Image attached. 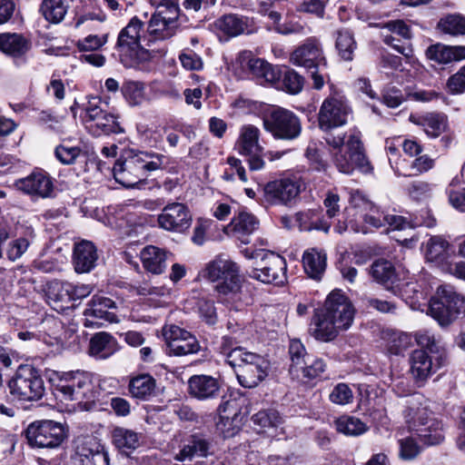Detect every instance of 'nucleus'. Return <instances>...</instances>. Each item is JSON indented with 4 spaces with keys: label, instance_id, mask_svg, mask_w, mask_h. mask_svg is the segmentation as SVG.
<instances>
[{
    "label": "nucleus",
    "instance_id": "nucleus-55",
    "mask_svg": "<svg viewBox=\"0 0 465 465\" xmlns=\"http://www.w3.org/2000/svg\"><path fill=\"white\" fill-rule=\"evenodd\" d=\"M433 166L434 160L425 154L413 160L410 164L409 169L405 171L401 170V168L396 164L395 173L397 175L414 176L430 171Z\"/></svg>",
    "mask_w": 465,
    "mask_h": 465
},
{
    "label": "nucleus",
    "instance_id": "nucleus-27",
    "mask_svg": "<svg viewBox=\"0 0 465 465\" xmlns=\"http://www.w3.org/2000/svg\"><path fill=\"white\" fill-rule=\"evenodd\" d=\"M369 273L376 282L383 285L387 290L394 293L400 290L401 274L391 262L384 259L374 261L369 269Z\"/></svg>",
    "mask_w": 465,
    "mask_h": 465
},
{
    "label": "nucleus",
    "instance_id": "nucleus-59",
    "mask_svg": "<svg viewBox=\"0 0 465 465\" xmlns=\"http://www.w3.org/2000/svg\"><path fill=\"white\" fill-rule=\"evenodd\" d=\"M137 132L141 140L147 145L158 147L163 140L164 129L160 127H149L145 124H139Z\"/></svg>",
    "mask_w": 465,
    "mask_h": 465
},
{
    "label": "nucleus",
    "instance_id": "nucleus-5",
    "mask_svg": "<svg viewBox=\"0 0 465 465\" xmlns=\"http://www.w3.org/2000/svg\"><path fill=\"white\" fill-rule=\"evenodd\" d=\"M239 266L224 255H218L208 262L201 275L212 282H216L215 291L221 296H230L241 290Z\"/></svg>",
    "mask_w": 465,
    "mask_h": 465
},
{
    "label": "nucleus",
    "instance_id": "nucleus-51",
    "mask_svg": "<svg viewBox=\"0 0 465 465\" xmlns=\"http://www.w3.org/2000/svg\"><path fill=\"white\" fill-rule=\"evenodd\" d=\"M40 11L47 21L57 24L64 18L67 8L63 0H44Z\"/></svg>",
    "mask_w": 465,
    "mask_h": 465
},
{
    "label": "nucleus",
    "instance_id": "nucleus-47",
    "mask_svg": "<svg viewBox=\"0 0 465 465\" xmlns=\"http://www.w3.org/2000/svg\"><path fill=\"white\" fill-rule=\"evenodd\" d=\"M107 104L104 103L98 96L90 97L87 103L84 105V114L81 119L84 126L93 124L107 111Z\"/></svg>",
    "mask_w": 465,
    "mask_h": 465
},
{
    "label": "nucleus",
    "instance_id": "nucleus-54",
    "mask_svg": "<svg viewBox=\"0 0 465 465\" xmlns=\"http://www.w3.org/2000/svg\"><path fill=\"white\" fill-rule=\"evenodd\" d=\"M414 338L420 350L427 351L430 354H446L444 348L440 341L429 331H419L414 334Z\"/></svg>",
    "mask_w": 465,
    "mask_h": 465
},
{
    "label": "nucleus",
    "instance_id": "nucleus-35",
    "mask_svg": "<svg viewBox=\"0 0 465 465\" xmlns=\"http://www.w3.org/2000/svg\"><path fill=\"white\" fill-rule=\"evenodd\" d=\"M411 120L421 126L426 134L431 138L439 137L447 130V116L439 113H427L418 117L411 116Z\"/></svg>",
    "mask_w": 465,
    "mask_h": 465
},
{
    "label": "nucleus",
    "instance_id": "nucleus-9",
    "mask_svg": "<svg viewBox=\"0 0 465 465\" xmlns=\"http://www.w3.org/2000/svg\"><path fill=\"white\" fill-rule=\"evenodd\" d=\"M253 258L254 266L249 272L250 277L276 285L286 282L287 264L282 256L271 251H261Z\"/></svg>",
    "mask_w": 465,
    "mask_h": 465
},
{
    "label": "nucleus",
    "instance_id": "nucleus-1",
    "mask_svg": "<svg viewBox=\"0 0 465 465\" xmlns=\"http://www.w3.org/2000/svg\"><path fill=\"white\" fill-rule=\"evenodd\" d=\"M351 113L346 97L334 92L322 103L318 113V124L326 134L324 140L332 148V162L341 173L350 174L358 169L363 173H369L372 171V166L365 154L361 133L355 127L349 129L346 142L345 135L331 134L332 130L348 123Z\"/></svg>",
    "mask_w": 465,
    "mask_h": 465
},
{
    "label": "nucleus",
    "instance_id": "nucleus-22",
    "mask_svg": "<svg viewBox=\"0 0 465 465\" xmlns=\"http://www.w3.org/2000/svg\"><path fill=\"white\" fill-rule=\"evenodd\" d=\"M342 331L334 322L324 307L316 309L309 326V333L316 341L330 342L337 338Z\"/></svg>",
    "mask_w": 465,
    "mask_h": 465
},
{
    "label": "nucleus",
    "instance_id": "nucleus-11",
    "mask_svg": "<svg viewBox=\"0 0 465 465\" xmlns=\"http://www.w3.org/2000/svg\"><path fill=\"white\" fill-rule=\"evenodd\" d=\"M263 126L275 139L281 140H294L302 132L299 117L292 111L281 107L272 109L264 116Z\"/></svg>",
    "mask_w": 465,
    "mask_h": 465
},
{
    "label": "nucleus",
    "instance_id": "nucleus-42",
    "mask_svg": "<svg viewBox=\"0 0 465 465\" xmlns=\"http://www.w3.org/2000/svg\"><path fill=\"white\" fill-rule=\"evenodd\" d=\"M141 434L124 427H115L112 431L114 445L123 452H128L140 446Z\"/></svg>",
    "mask_w": 465,
    "mask_h": 465
},
{
    "label": "nucleus",
    "instance_id": "nucleus-28",
    "mask_svg": "<svg viewBox=\"0 0 465 465\" xmlns=\"http://www.w3.org/2000/svg\"><path fill=\"white\" fill-rule=\"evenodd\" d=\"M256 217L247 212H240L226 227V232L237 238L242 243L250 242V235L258 228Z\"/></svg>",
    "mask_w": 465,
    "mask_h": 465
},
{
    "label": "nucleus",
    "instance_id": "nucleus-45",
    "mask_svg": "<svg viewBox=\"0 0 465 465\" xmlns=\"http://www.w3.org/2000/svg\"><path fill=\"white\" fill-rule=\"evenodd\" d=\"M417 437L428 446L437 445L443 441L444 433L441 421L436 418L422 428L419 429L416 432Z\"/></svg>",
    "mask_w": 465,
    "mask_h": 465
},
{
    "label": "nucleus",
    "instance_id": "nucleus-18",
    "mask_svg": "<svg viewBox=\"0 0 465 465\" xmlns=\"http://www.w3.org/2000/svg\"><path fill=\"white\" fill-rule=\"evenodd\" d=\"M323 307L341 331H346L351 326L355 310L341 291H332L327 296Z\"/></svg>",
    "mask_w": 465,
    "mask_h": 465
},
{
    "label": "nucleus",
    "instance_id": "nucleus-34",
    "mask_svg": "<svg viewBox=\"0 0 465 465\" xmlns=\"http://www.w3.org/2000/svg\"><path fill=\"white\" fill-rule=\"evenodd\" d=\"M213 444L209 438L203 435H193L189 443L184 445L183 449L175 456L178 461L192 460L193 456L207 457L213 454Z\"/></svg>",
    "mask_w": 465,
    "mask_h": 465
},
{
    "label": "nucleus",
    "instance_id": "nucleus-44",
    "mask_svg": "<svg viewBox=\"0 0 465 465\" xmlns=\"http://www.w3.org/2000/svg\"><path fill=\"white\" fill-rule=\"evenodd\" d=\"M130 394L139 400H147L155 390V380L149 374H140L132 378L129 381Z\"/></svg>",
    "mask_w": 465,
    "mask_h": 465
},
{
    "label": "nucleus",
    "instance_id": "nucleus-19",
    "mask_svg": "<svg viewBox=\"0 0 465 465\" xmlns=\"http://www.w3.org/2000/svg\"><path fill=\"white\" fill-rule=\"evenodd\" d=\"M157 221L165 231L183 232L191 226L192 215L185 204L172 203L163 207Z\"/></svg>",
    "mask_w": 465,
    "mask_h": 465
},
{
    "label": "nucleus",
    "instance_id": "nucleus-20",
    "mask_svg": "<svg viewBox=\"0 0 465 465\" xmlns=\"http://www.w3.org/2000/svg\"><path fill=\"white\" fill-rule=\"evenodd\" d=\"M429 405L428 399L420 393H414L407 400L403 417L411 430L416 432L435 419Z\"/></svg>",
    "mask_w": 465,
    "mask_h": 465
},
{
    "label": "nucleus",
    "instance_id": "nucleus-16",
    "mask_svg": "<svg viewBox=\"0 0 465 465\" xmlns=\"http://www.w3.org/2000/svg\"><path fill=\"white\" fill-rule=\"evenodd\" d=\"M163 336L168 348V354L183 356L196 353L200 350L197 339L184 329L176 325H165Z\"/></svg>",
    "mask_w": 465,
    "mask_h": 465
},
{
    "label": "nucleus",
    "instance_id": "nucleus-24",
    "mask_svg": "<svg viewBox=\"0 0 465 465\" xmlns=\"http://www.w3.org/2000/svg\"><path fill=\"white\" fill-rule=\"evenodd\" d=\"M75 456L80 465H109L108 451L94 438L81 441L76 447Z\"/></svg>",
    "mask_w": 465,
    "mask_h": 465
},
{
    "label": "nucleus",
    "instance_id": "nucleus-2",
    "mask_svg": "<svg viewBox=\"0 0 465 465\" xmlns=\"http://www.w3.org/2000/svg\"><path fill=\"white\" fill-rule=\"evenodd\" d=\"M228 329L232 335L223 337L221 352L229 365L238 368L236 376L242 386L256 387L267 376L268 362L262 356L247 351L242 347L232 348L242 341V332L232 322L228 323Z\"/></svg>",
    "mask_w": 465,
    "mask_h": 465
},
{
    "label": "nucleus",
    "instance_id": "nucleus-57",
    "mask_svg": "<svg viewBox=\"0 0 465 465\" xmlns=\"http://www.w3.org/2000/svg\"><path fill=\"white\" fill-rule=\"evenodd\" d=\"M435 185L426 181H414L407 188L409 196L414 201H426L432 197Z\"/></svg>",
    "mask_w": 465,
    "mask_h": 465
},
{
    "label": "nucleus",
    "instance_id": "nucleus-63",
    "mask_svg": "<svg viewBox=\"0 0 465 465\" xmlns=\"http://www.w3.org/2000/svg\"><path fill=\"white\" fill-rule=\"evenodd\" d=\"M361 305L367 310H375L381 313H393L396 304L392 301L364 295L361 298Z\"/></svg>",
    "mask_w": 465,
    "mask_h": 465
},
{
    "label": "nucleus",
    "instance_id": "nucleus-48",
    "mask_svg": "<svg viewBox=\"0 0 465 465\" xmlns=\"http://www.w3.org/2000/svg\"><path fill=\"white\" fill-rule=\"evenodd\" d=\"M107 104L104 103L98 96L90 97L87 103L84 105V114L81 119L84 126L93 124L107 111Z\"/></svg>",
    "mask_w": 465,
    "mask_h": 465
},
{
    "label": "nucleus",
    "instance_id": "nucleus-38",
    "mask_svg": "<svg viewBox=\"0 0 465 465\" xmlns=\"http://www.w3.org/2000/svg\"><path fill=\"white\" fill-rule=\"evenodd\" d=\"M295 223L301 231L318 230L327 232L331 224L322 219L321 211L316 209H308L301 211L294 215Z\"/></svg>",
    "mask_w": 465,
    "mask_h": 465
},
{
    "label": "nucleus",
    "instance_id": "nucleus-50",
    "mask_svg": "<svg viewBox=\"0 0 465 465\" xmlns=\"http://www.w3.org/2000/svg\"><path fill=\"white\" fill-rule=\"evenodd\" d=\"M122 93L127 103L132 105H139L145 100L144 84L139 81L127 80L122 86Z\"/></svg>",
    "mask_w": 465,
    "mask_h": 465
},
{
    "label": "nucleus",
    "instance_id": "nucleus-14",
    "mask_svg": "<svg viewBox=\"0 0 465 465\" xmlns=\"http://www.w3.org/2000/svg\"><path fill=\"white\" fill-rule=\"evenodd\" d=\"M180 7L164 8L154 12L146 27L148 42L169 39L176 34L179 27Z\"/></svg>",
    "mask_w": 465,
    "mask_h": 465
},
{
    "label": "nucleus",
    "instance_id": "nucleus-17",
    "mask_svg": "<svg viewBox=\"0 0 465 465\" xmlns=\"http://www.w3.org/2000/svg\"><path fill=\"white\" fill-rule=\"evenodd\" d=\"M237 62L249 72L261 84H274L282 78V71L279 66L272 65L267 61L254 57L251 51H242L237 56Z\"/></svg>",
    "mask_w": 465,
    "mask_h": 465
},
{
    "label": "nucleus",
    "instance_id": "nucleus-32",
    "mask_svg": "<svg viewBox=\"0 0 465 465\" xmlns=\"http://www.w3.org/2000/svg\"><path fill=\"white\" fill-rule=\"evenodd\" d=\"M171 252L154 245L145 246L141 252L143 268L153 274H162L166 269V262Z\"/></svg>",
    "mask_w": 465,
    "mask_h": 465
},
{
    "label": "nucleus",
    "instance_id": "nucleus-6",
    "mask_svg": "<svg viewBox=\"0 0 465 465\" xmlns=\"http://www.w3.org/2000/svg\"><path fill=\"white\" fill-rule=\"evenodd\" d=\"M429 312L440 325H449L459 314H465V298L452 286H440L430 299Z\"/></svg>",
    "mask_w": 465,
    "mask_h": 465
},
{
    "label": "nucleus",
    "instance_id": "nucleus-37",
    "mask_svg": "<svg viewBox=\"0 0 465 465\" xmlns=\"http://www.w3.org/2000/svg\"><path fill=\"white\" fill-rule=\"evenodd\" d=\"M427 57L439 64H449L452 61L465 59V45L447 46L437 44L426 51Z\"/></svg>",
    "mask_w": 465,
    "mask_h": 465
},
{
    "label": "nucleus",
    "instance_id": "nucleus-62",
    "mask_svg": "<svg viewBox=\"0 0 465 465\" xmlns=\"http://www.w3.org/2000/svg\"><path fill=\"white\" fill-rule=\"evenodd\" d=\"M252 420L262 429L276 428L282 423V417L275 410H263L255 413Z\"/></svg>",
    "mask_w": 465,
    "mask_h": 465
},
{
    "label": "nucleus",
    "instance_id": "nucleus-39",
    "mask_svg": "<svg viewBox=\"0 0 465 465\" xmlns=\"http://www.w3.org/2000/svg\"><path fill=\"white\" fill-rule=\"evenodd\" d=\"M31 48V42L18 34L5 33L0 35V50L11 56L24 55Z\"/></svg>",
    "mask_w": 465,
    "mask_h": 465
},
{
    "label": "nucleus",
    "instance_id": "nucleus-8",
    "mask_svg": "<svg viewBox=\"0 0 465 465\" xmlns=\"http://www.w3.org/2000/svg\"><path fill=\"white\" fill-rule=\"evenodd\" d=\"M10 394L19 401H31L41 399L45 393L44 381L32 365H20L8 382Z\"/></svg>",
    "mask_w": 465,
    "mask_h": 465
},
{
    "label": "nucleus",
    "instance_id": "nucleus-4",
    "mask_svg": "<svg viewBox=\"0 0 465 465\" xmlns=\"http://www.w3.org/2000/svg\"><path fill=\"white\" fill-rule=\"evenodd\" d=\"M54 393L62 401H92L94 398L91 374L84 371H52L48 375Z\"/></svg>",
    "mask_w": 465,
    "mask_h": 465
},
{
    "label": "nucleus",
    "instance_id": "nucleus-26",
    "mask_svg": "<svg viewBox=\"0 0 465 465\" xmlns=\"http://www.w3.org/2000/svg\"><path fill=\"white\" fill-rule=\"evenodd\" d=\"M234 405V401H226L218 409L219 420L216 422V430L224 439L234 437L242 426L241 414Z\"/></svg>",
    "mask_w": 465,
    "mask_h": 465
},
{
    "label": "nucleus",
    "instance_id": "nucleus-13",
    "mask_svg": "<svg viewBox=\"0 0 465 465\" xmlns=\"http://www.w3.org/2000/svg\"><path fill=\"white\" fill-rule=\"evenodd\" d=\"M447 361L446 354H430L424 350H415L410 357V372L415 383L421 387Z\"/></svg>",
    "mask_w": 465,
    "mask_h": 465
},
{
    "label": "nucleus",
    "instance_id": "nucleus-46",
    "mask_svg": "<svg viewBox=\"0 0 465 465\" xmlns=\"http://www.w3.org/2000/svg\"><path fill=\"white\" fill-rule=\"evenodd\" d=\"M334 426L337 431L346 436H360L367 431L368 426L359 418L343 415L335 420Z\"/></svg>",
    "mask_w": 465,
    "mask_h": 465
},
{
    "label": "nucleus",
    "instance_id": "nucleus-31",
    "mask_svg": "<svg viewBox=\"0 0 465 465\" xmlns=\"http://www.w3.org/2000/svg\"><path fill=\"white\" fill-rule=\"evenodd\" d=\"M189 392L198 400L215 398L220 391V382L209 375H193L189 379Z\"/></svg>",
    "mask_w": 465,
    "mask_h": 465
},
{
    "label": "nucleus",
    "instance_id": "nucleus-41",
    "mask_svg": "<svg viewBox=\"0 0 465 465\" xmlns=\"http://www.w3.org/2000/svg\"><path fill=\"white\" fill-rule=\"evenodd\" d=\"M87 130L94 136H101L103 134H122L124 128L118 122V116L113 113L106 111L93 124H87Z\"/></svg>",
    "mask_w": 465,
    "mask_h": 465
},
{
    "label": "nucleus",
    "instance_id": "nucleus-58",
    "mask_svg": "<svg viewBox=\"0 0 465 465\" xmlns=\"http://www.w3.org/2000/svg\"><path fill=\"white\" fill-rule=\"evenodd\" d=\"M398 443L400 448L399 456L402 460H413L420 451V447L412 434L400 437Z\"/></svg>",
    "mask_w": 465,
    "mask_h": 465
},
{
    "label": "nucleus",
    "instance_id": "nucleus-3",
    "mask_svg": "<svg viewBox=\"0 0 465 465\" xmlns=\"http://www.w3.org/2000/svg\"><path fill=\"white\" fill-rule=\"evenodd\" d=\"M163 159V154L134 149L128 150L123 158L114 163V177L123 186L134 187L143 181L148 173L162 168Z\"/></svg>",
    "mask_w": 465,
    "mask_h": 465
},
{
    "label": "nucleus",
    "instance_id": "nucleus-43",
    "mask_svg": "<svg viewBox=\"0 0 465 465\" xmlns=\"http://www.w3.org/2000/svg\"><path fill=\"white\" fill-rule=\"evenodd\" d=\"M325 369L326 364L324 361L311 354L307 358L306 363L302 364L298 368V371L292 373L291 376L293 380L307 382L321 376L325 371Z\"/></svg>",
    "mask_w": 465,
    "mask_h": 465
},
{
    "label": "nucleus",
    "instance_id": "nucleus-53",
    "mask_svg": "<svg viewBox=\"0 0 465 465\" xmlns=\"http://www.w3.org/2000/svg\"><path fill=\"white\" fill-rule=\"evenodd\" d=\"M35 233L32 229H28L24 237L17 238L8 243L6 255L9 260L16 261L27 251L31 244Z\"/></svg>",
    "mask_w": 465,
    "mask_h": 465
},
{
    "label": "nucleus",
    "instance_id": "nucleus-23",
    "mask_svg": "<svg viewBox=\"0 0 465 465\" xmlns=\"http://www.w3.org/2000/svg\"><path fill=\"white\" fill-rule=\"evenodd\" d=\"M93 286L84 283L56 282L48 288V299L54 302L69 303L73 300L84 299L91 294Z\"/></svg>",
    "mask_w": 465,
    "mask_h": 465
},
{
    "label": "nucleus",
    "instance_id": "nucleus-30",
    "mask_svg": "<svg viewBox=\"0 0 465 465\" xmlns=\"http://www.w3.org/2000/svg\"><path fill=\"white\" fill-rule=\"evenodd\" d=\"M260 130L252 124H245L240 128L235 142V149L242 155L262 153L264 148L260 143Z\"/></svg>",
    "mask_w": 465,
    "mask_h": 465
},
{
    "label": "nucleus",
    "instance_id": "nucleus-40",
    "mask_svg": "<svg viewBox=\"0 0 465 465\" xmlns=\"http://www.w3.org/2000/svg\"><path fill=\"white\" fill-rule=\"evenodd\" d=\"M252 20L246 16L238 15H226L217 20V27L224 34L236 36L241 34L250 33L249 26Z\"/></svg>",
    "mask_w": 465,
    "mask_h": 465
},
{
    "label": "nucleus",
    "instance_id": "nucleus-7",
    "mask_svg": "<svg viewBox=\"0 0 465 465\" xmlns=\"http://www.w3.org/2000/svg\"><path fill=\"white\" fill-rule=\"evenodd\" d=\"M143 27V21L134 16L118 35L116 48L124 67L135 68L139 65L138 53L143 54V50H140L141 40L148 41L146 30L144 31Z\"/></svg>",
    "mask_w": 465,
    "mask_h": 465
},
{
    "label": "nucleus",
    "instance_id": "nucleus-15",
    "mask_svg": "<svg viewBox=\"0 0 465 465\" xmlns=\"http://www.w3.org/2000/svg\"><path fill=\"white\" fill-rule=\"evenodd\" d=\"M115 309V302L112 299L94 295L84 312V325L87 328H100L106 323L117 322L118 317L113 311Z\"/></svg>",
    "mask_w": 465,
    "mask_h": 465
},
{
    "label": "nucleus",
    "instance_id": "nucleus-52",
    "mask_svg": "<svg viewBox=\"0 0 465 465\" xmlns=\"http://www.w3.org/2000/svg\"><path fill=\"white\" fill-rule=\"evenodd\" d=\"M289 355H290V367L289 373L290 375L293 372L298 371V368L302 366V364L306 363V360L311 356L305 349V346L299 340H292L289 345Z\"/></svg>",
    "mask_w": 465,
    "mask_h": 465
},
{
    "label": "nucleus",
    "instance_id": "nucleus-33",
    "mask_svg": "<svg viewBox=\"0 0 465 465\" xmlns=\"http://www.w3.org/2000/svg\"><path fill=\"white\" fill-rule=\"evenodd\" d=\"M117 341L109 333H95L89 341V355L96 360H105L118 351Z\"/></svg>",
    "mask_w": 465,
    "mask_h": 465
},
{
    "label": "nucleus",
    "instance_id": "nucleus-36",
    "mask_svg": "<svg viewBox=\"0 0 465 465\" xmlns=\"http://www.w3.org/2000/svg\"><path fill=\"white\" fill-rule=\"evenodd\" d=\"M327 255L323 250L311 248L304 252L302 262L310 278L321 280L326 269Z\"/></svg>",
    "mask_w": 465,
    "mask_h": 465
},
{
    "label": "nucleus",
    "instance_id": "nucleus-29",
    "mask_svg": "<svg viewBox=\"0 0 465 465\" xmlns=\"http://www.w3.org/2000/svg\"><path fill=\"white\" fill-rule=\"evenodd\" d=\"M97 259V250L93 242L84 240L74 244L73 264L76 272H91L95 267Z\"/></svg>",
    "mask_w": 465,
    "mask_h": 465
},
{
    "label": "nucleus",
    "instance_id": "nucleus-25",
    "mask_svg": "<svg viewBox=\"0 0 465 465\" xmlns=\"http://www.w3.org/2000/svg\"><path fill=\"white\" fill-rule=\"evenodd\" d=\"M15 184L17 190L41 198L50 197L54 191L51 177L43 171L33 172L28 176L17 180Z\"/></svg>",
    "mask_w": 465,
    "mask_h": 465
},
{
    "label": "nucleus",
    "instance_id": "nucleus-21",
    "mask_svg": "<svg viewBox=\"0 0 465 465\" xmlns=\"http://www.w3.org/2000/svg\"><path fill=\"white\" fill-rule=\"evenodd\" d=\"M290 61L294 65L307 69H316L321 64H326L321 43L315 37L307 38L298 46L292 53Z\"/></svg>",
    "mask_w": 465,
    "mask_h": 465
},
{
    "label": "nucleus",
    "instance_id": "nucleus-60",
    "mask_svg": "<svg viewBox=\"0 0 465 465\" xmlns=\"http://www.w3.org/2000/svg\"><path fill=\"white\" fill-rule=\"evenodd\" d=\"M449 243L440 236L429 240L426 247V259L430 262L441 260L445 257Z\"/></svg>",
    "mask_w": 465,
    "mask_h": 465
},
{
    "label": "nucleus",
    "instance_id": "nucleus-49",
    "mask_svg": "<svg viewBox=\"0 0 465 465\" xmlns=\"http://www.w3.org/2000/svg\"><path fill=\"white\" fill-rule=\"evenodd\" d=\"M356 46L353 35L349 30H340L337 32L335 47L339 55L343 60H352Z\"/></svg>",
    "mask_w": 465,
    "mask_h": 465
},
{
    "label": "nucleus",
    "instance_id": "nucleus-61",
    "mask_svg": "<svg viewBox=\"0 0 465 465\" xmlns=\"http://www.w3.org/2000/svg\"><path fill=\"white\" fill-rule=\"evenodd\" d=\"M412 345V338L405 332H394L388 342V351L391 354L400 355L408 351Z\"/></svg>",
    "mask_w": 465,
    "mask_h": 465
},
{
    "label": "nucleus",
    "instance_id": "nucleus-12",
    "mask_svg": "<svg viewBox=\"0 0 465 465\" xmlns=\"http://www.w3.org/2000/svg\"><path fill=\"white\" fill-rule=\"evenodd\" d=\"M302 190L298 177H285L269 182L263 188V201L269 205L291 206Z\"/></svg>",
    "mask_w": 465,
    "mask_h": 465
},
{
    "label": "nucleus",
    "instance_id": "nucleus-10",
    "mask_svg": "<svg viewBox=\"0 0 465 465\" xmlns=\"http://www.w3.org/2000/svg\"><path fill=\"white\" fill-rule=\"evenodd\" d=\"M28 444L33 448L55 449L67 437L65 427L51 420H37L28 425L25 430Z\"/></svg>",
    "mask_w": 465,
    "mask_h": 465
},
{
    "label": "nucleus",
    "instance_id": "nucleus-56",
    "mask_svg": "<svg viewBox=\"0 0 465 465\" xmlns=\"http://www.w3.org/2000/svg\"><path fill=\"white\" fill-rule=\"evenodd\" d=\"M438 27L451 35H465V17L460 15H449L440 20Z\"/></svg>",
    "mask_w": 465,
    "mask_h": 465
},
{
    "label": "nucleus",
    "instance_id": "nucleus-64",
    "mask_svg": "<svg viewBox=\"0 0 465 465\" xmlns=\"http://www.w3.org/2000/svg\"><path fill=\"white\" fill-rule=\"evenodd\" d=\"M82 149L79 146H71L68 144H59L55 147V158L63 164L70 165L76 162L81 156Z\"/></svg>",
    "mask_w": 465,
    "mask_h": 465
}]
</instances>
